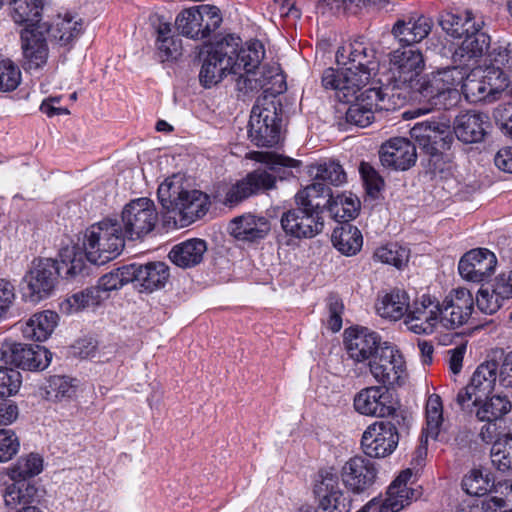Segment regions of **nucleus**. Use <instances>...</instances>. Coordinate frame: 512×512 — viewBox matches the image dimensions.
Returning <instances> with one entry per match:
<instances>
[{
  "mask_svg": "<svg viewBox=\"0 0 512 512\" xmlns=\"http://www.w3.org/2000/svg\"><path fill=\"white\" fill-rule=\"evenodd\" d=\"M329 188L323 183H312L295 195L296 207L281 216V227L287 235L297 239L313 238L324 228L322 213L327 205Z\"/></svg>",
  "mask_w": 512,
  "mask_h": 512,
  "instance_id": "obj_1",
  "label": "nucleus"
},
{
  "mask_svg": "<svg viewBox=\"0 0 512 512\" xmlns=\"http://www.w3.org/2000/svg\"><path fill=\"white\" fill-rule=\"evenodd\" d=\"M256 160L266 164V169H256L238 180L226 192L222 203L235 207L249 197L264 193L275 187L277 178L283 180L292 175V168L298 167L300 161L271 152H260Z\"/></svg>",
  "mask_w": 512,
  "mask_h": 512,
  "instance_id": "obj_2",
  "label": "nucleus"
},
{
  "mask_svg": "<svg viewBox=\"0 0 512 512\" xmlns=\"http://www.w3.org/2000/svg\"><path fill=\"white\" fill-rule=\"evenodd\" d=\"M60 262L52 258H39L32 262V266L25 274L26 283L24 295L31 302H39L52 295L58 283V277L65 270L67 277H74L84 270L82 253H76L75 248L61 249Z\"/></svg>",
  "mask_w": 512,
  "mask_h": 512,
  "instance_id": "obj_3",
  "label": "nucleus"
},
{
  "mask_svg": "<svg viewBox=\"0 0 512 512\" xmlns=\"http://www.w3.org/2000/svg\"><path fill=\"white\" fill-rule=\"evenodd\" d=\"M125 235L117 220L105 219L91 225L83 234L82 247L72 246L76 253L95 265H104L119 256L125 245Z\"/></svg>",
  "mask_w": 512,
  "mask_h": 512,
  "instance_id": "obj_4",
  "label": "nucleus"
},
{
  "mask_svg": "<svg viewBox=\"0 0 512 512\" xmlns=\"http://www.w3.org/2000/svg\"><path fill=\"white\" fill-rule=\"evenodd\" d=\"M264 56L262 45L258 42L243 48L240 53L242 71L235 79L238 91L247 94L249 92L263 89L272 95L281 94L286 90L284 76L279 72V67L263 66L257 71Z\"/></svg>",
  "mask_w": 512,
  "mask_h": 512,
  "instance_id": "obj_5",
  "label": "nucleus"
},
{
  "mask_svg": "<svg viewBox=\"0 0 512 512\" xmlns=\"http://www.w3.org/2000/svg\"><path fill=\"white\" fill-rule=\"evenodd\" d=\"M242 49L241 39L231 34L216 42L203 60L199 72L200 84L204 88H211L221 82L227 74L238 77L242 71Z\"/></svg>",
  "mask_w": 512,
  "mask_h": 512,
  "instance_id": "obj_6",
  "label": "nucleus"
},
{
  "mask_svg": "<svg viewBox=\"0 0 512 512\" xmlns=\"http://www.w3.org/2000/svg\"><path fill=\"white\" fill-rule=\"evenodd\" d=\"M466 75V69L460 66H448L421 76L414 91L433 108L447 110L460 100L459 86Z\"/></svg>",
  "mask_w": 512,
  "mask_h": 512,
  "instance_id": "obj_7",
  "label": "nucleus"
},
{
  "mask_svg": "<svg viewBox=\"0 0 512 512\" xmlns=\"http://www.w3.org/2000/svg\"><path fill=\"white\" fill-rule=\"evenodd\" d=\"M389 57L391 78L388 83L392 89L403 90L407 96L421 81L425 67L423 54L415 46L404 45L393 50Z\"/></svg>",
  "mask_w": 512,
  "mask_h": 512,
  "instance_id": "obj_8",
  "label": "nucleus"
},
{
  "mask_svg": "<svg viewBox=\"0 0 512 512\" xmlns=\"http://www.w3.org/2000/svg\"><path fill=\"white\" fill-rule=\"evenodd\" d=\"M281 117L273 100L259 97L252 107L248 136L257 147H273L280 140Z\"/></svg>",
  "mask_w": 512,
  "mask_h": 512,
  "instance_id": "obj_9",
  "label": "nucleus"
},
{
  "mask_svg": "<svg viewBox=\"0 0 512 512\" xmlns=\"http://www.w3.org/2000/svg\"><path fill=\"white\" fill-rule=\"evenodd\" d=\"M221 23L220 9L209 4L184 9L175 20L178 32L194 40L210 37L211 33L217 30Z\"/></svg>",
  "mask_w": 512,
  "mask_h": 512,
  "instance_id": "obj_10",
  "label": "nucleus"
},
{
  "mask_svg": "<svg viewBox=\"0 0 512 512\" xmlns=\"http://www.w3.org/2000/svg\"><path fill=\"white\" fill-rule=\"evenodd\" d=\"M373 378L384 387L401 386L406 376V365L400 350L389 342H384L368 362Z\"/></svg>",
  "mask_w": 512,
  "mask_h": 512,
  "instance_id": "obj_11",
  "label": "nucleus"
},
{
  "mask_svg": "<svg viewBox=\"0 0 512 512\" xmlns=\"http://www.w3.org/2000/svg\"><path fill=\"white\" fill-rule=\"evenodd\" d=\"M405 417L395 415L391 420L378 421L367 427L361 438V447L369 458H384L394 452L398 446L397 425Z\"/></svg>",
  "mask_w": 512,
  "mask_h": 512,
  "instance_id": "obj_12",
  "label": "nucleus"
},
{
  "mask_svg": "<svg viewBox=\"0 0 512 512\" xmlns=\"http://www.w3.org/2000/svg\"><path fill=\"white\" fill-rule=\"evenodd\" d=\"M52 353L44 346L5 340L0 344V363L24 370H44L50 364Z\"/></svg>",
  "mask_w": 512,
  "mask_h": 512,
  "instance_id": "obj_13",
  "label": "nucleus"
},
{
  "mask_svg": "<svg viewBox=\"0 0 512 512\" xmlns=\"http://www.w3.org/2000/svg\"><path fill=\"white\" fill-rule=\"evenodd\" d=\"M318 508L324 512H350L351 498L340 488L338 473L333 468L319 470L313 485Z\"/></svg>",
  "mask_w": 512,
  "mask_h": 512,
  "instance_id": "obj_14",
  "label": "nucleus"
},
{
  "mask_svg": "<svg viewBox=\"0 0 512 512\" xmlns=\"http://www.w3.org/2000/svg\"><path fill=\"white\" fill-rule=\"evenodd\" d=\"M498 375V364L495 361H487L480 364L469 381L456 396V403L462 411L473 412L475 403L483 400L494 390Z\"/></svg>",
  "mask_w": 512,
  "mask_h": 512,
  "instance_id": "obj_15",
  "label": "nucleus"
},
{
  "mask_svg": "<svg viewBox=\"0 0 512 512\" xmlns=\"http://www.w3.org/2000/svg\"><path fill=\"white\" fill-rule=\"evenodd\" d=\"M121 220L125 237L134 240L147 235L155 228L158 213L152 200L138 198L125 205Z\"/></svg>",
  "mask_w": 512,
  "mask_h": 512,
  "instance_id": "obj_16",
  "label": "nucleus"
},
{
  "mask_svg": "<svg viewBox=\"0 0 512 512\" xmlns=\"http://www.w3.org/2000/svg\"><path fill=\"white\" fill-rule=\"evenodd\" d=\"M349 54L347 61H342L344 53L341 51L337 52V62L345 65L347 74L350 75V79L353 83H358L362 88L371 79L375 73L378 63L376 61L375 50L364 42L355 41L349 45Z\"/></svg>",
  "mask_w": 512,
  "mask_h": 512,
  "instance_id": "obj_17",
  "label": "nucleus"
},
{
  "mask_svg": "<svg viewBox=\"0 0 512 512\" xmlns=\"http://www.w3.org/2000/svg\"><path fill=\"white\" fill-rule=\"evenodd\" d=\"M404 324L415 334H432L438 324L442 325L440 302L430 295H422L412 303Z\"/></svg>",
  "mask_w": 512,
  "mask_h": 512,
  "instance_id": "obj_18",
  "label": "nucleus"
},
{
  "mask_svg": "<svg viewBox=\"0 0 512 512\" xmlns=\"http://www.w3.org/2000/svg\"><path fill=\"white\" fill-rule=\"evenodd\" d=\"M497 262L496 255L489 249H471L460 258L458 272L466 281L483 283L493 275Z\"/></svg>",
  "mask_w": 512,
  "mask_h": 512,
  "instance_id": "obj_19",
  "label": "nucleus"
},
{
  "mask_svg": "<svg viewBox=\"0 0 512 512\" xmlns=\"http://www.w3.org/2000/svg\"><path fill=\"white\" fill-rule=\"evenodd\" d=\"M354 408L365 416H395V402L388 387L370 386L362 389L354 397Z\"/></svg>",
  "mask_w": 512,
  "mask_h": 512,
  "instance_id": "obj_20",
  "label": "nucleus"
},
{
  "mask_svg": "<svg viewBox=\"0 0 512 512\" xmlns=\"http://www.w3.org/2000/svg\"><path fill=\"white\" fill-rule=\"evenodd\" d=\"M378 469L375 463L364 456L350 458L342 467L344 486L354 494L368 491L376 482Z\"/></svg>",
  "mask_w": 512,
  "mask_h": 512,
  "instance_id": "obj_21",
  "label": "nucleus"
},
{
  "mask_svg": "<svg viewBox=\"0 0 512 512\" xmlns=\"http://www.w3.org/2000/svg\"><path fill=\"white\" fill-rule=\"evenodd\" d=\"M442 326L455 329L465 324L474 309V298L465 288L452 290L440 303Z\"/></svg>",
  "mask_w": 512,
  "mask_h": 512,
  "instance_id": "obj_22",
  "label": "nucleus"
},
{
  "mask_svg": "<svg viewBox=\"0 0 512 512\" xmlns=\"http://www.w3.org/2000/svg\"><path fill=\"white\" fill-rule=\"evenodd\" d=\"M44 29L45 24H42L34 28H24L20 32L25 70H37L47 62L49 55L47 39L49 37Z\"/></svg>",
  "mask_w": 512,
  "mask_h": 512,
  "instance_id": "obj_23",
  "label": "nucleus"
},
{
  "mask_svg": "<svg viewBox=\"0 0 512 512\" xmlns=\"http://www.w3.org/2000/svg\"><path fill=\"white\" fill-rule=\"evenodd\" d=\"M381 345L379 335L366 327H350L345 330L346 350L355 362H370Z\"/></svg>",
  "mask_w": 512,
  "mask_h": 512,
  "instance_id": "obj_24",
  "label": "nucleus"
},
{
  "mask_svg": "<svg viewBox=\"0 0 512 512\" xmlns=\"http://www.w3.org/2000/svg\"><path fill=\"white\" fill-rule=\"evenodd\" d=\"M379 157L384 167L404 171L416 163V146L407 138H391L381 146Z\"/></svg>",
  "mask_w": 512,
  "mask_h": 512,
  "instance_id": "obj_25",
  "label": "nucleus"
},
{
  "mask_svg": "<svg viewBox=\"0 0 512 512\" xmlns=\"http://www.w3.org/2000/svg\"><path fill=\"white\" fill-rule=\"evenodd\" d=\"M271 229L265 216L245 213L234 217L228 224L230 235L237 241L254 243L264 239Z\"/></svg>",
  "mask_w": 512,
  "mask_h": 512,
  "instance_id": "obj_26",
  "label": "nucleus"
},
{
  "mask_svg": "<svg viewBox=\"0 0 512 512\" xmlns=\"http://www.w3.org/2000/svg\"><path fill=\"white\" fill-rule=\"evenodd\" d=\"M490 128V121L486 114L466 111L456 116L453 122V131L459 141L465 144L482 142Z\"/></svg>",
  "mask_w": 512,
  "mask_h": 512,
  "instance_id": "obj_27",
  "label": "nucleus"
},
{
  "mask_svg": "<svg viewBox=\"0 0 512 512\" xmlns=\"http://www.w3.org/2000/svg\"><path fill=\"white\" fill-rule=\"evenodd\" d=\"M432 22L429 18L410 13L399 17L392 26V35L401 43L413 46L422 41L431 32Z\"/></svg>",
  "mask_w": 512,
  "mask_h": 512,
  "instance_id": "obj_28",
  "label": "nucleus"
},
{
  "mask_svg": "<svg viewBox=\"0 0 512 512\" xmlns=\"http://www.w3.org/2000/svg\"><path fill=\"white\" fill-rule=\"evenodd\" d=\"M177 199V207L173 213L180 217L182 227L202 218L210 207L208 195L199 190H183Z\"/></svg>",
  "mask_w": 512,
  "mask_h": 512,
  "instance_id": "obj_29",
  "label": "nucleus"
},
{
  "mask_svg": "<svg viewBox=\"0 0 512 512\" xmlns=\"http://www.w3.org/2000/svg\"><path fill=\"white\" fill-rule=\"evenodd\" d=\"M482 24L465 35L461 44L453 53V60L459 65H467L470 61L477 62L490 47V36L482 31Z\"/></svg>",
  "mask_w": 512,
  "mask_h": 512,
  "instance_id": "obj_30",
  "label": "nucleus"
},
{
  "mask_svg": "<svg viewBox=\"0 0 512 512\" xmlns=\"http://www.w3.org/2000/svg\"><path fill=\"white\" fill-rule=\"evenodd\" d=\"M132 282H137L146 292H153L165 286L169 279V267L161 261L146 264H130Z\"/></svg>",
  "mask_w": 512,
  "mask_h": 512,
  "instance_id": "obj_31",
  "label": "nucleus"
},
{
  "mask_svg": "<svg viewBox=\"0 0 512 512\" xmlns=\"http://www.w3.org/2000/svg\"><path fill=\"white\" fill-rule=\"evenodd\" d=\"M394 90L389 83L385 87H370L360 92L355 101L368 108L375 116L376 113L382 111L395 110L398 106V103L394 101L395 96L399 100H406V95H402L401 92L394 93Z\"/></svg>",
  "mask_w": 512,
  "mask_h": 512,
  "instance_id": "obj_32",
  "label": "nucleus"
},
{
  "mask_svg": "<svg viewBox=\"0 0 512 512\" xmlns=\"http://www.w3.org/2000/svg\"><path fill=\"white\" fill-rule=\"evenodd\" d=\"M411 471H403L389 486L387 498L378 506V512H399L410 504L414 496L411 488L407 487V481L411 477Z\"/></svg>",
  "mask_w": 512,
  "mask_h": 512,
  "instance_id": "obj_33",
  "label": "nucleus"
},
{
  "mask_svg": "<svg viewBox=\"0 0 512 512\" xmlns=\"http://www.w3.org/2000/svg\"><path fill=\"white\" fill-rule=\"evenodd\" d=\"M206 251V242L193 238L173 246L168 257L178 267L191 268L202 262Z\"/></svg>",
  "mask_w": 512,
  "mask_h": 512,
  "instance_id": "obj_34",
  "label": "nucleus"
},
{
  "mask_svg": "<svg viewBox=\"0 0 512 512\" xmlns=\"http://www.w3.org/2000/svg\"><path fill=\"white\" fill-rule=\"evenodd\" d=\"M480 24L482 22L476 21L473 13L469 10L444 11L439 17V25L453 38H463Z\"/></svg>",
  "mask_w": 512,
  "mask_h": 512,
  "instance_id": "obj_35",
  "label": "nucleus"
},
{
  "mask_svg": "<svg viewBox=\"0 0 512 512\" xmlns=\"http://www.w3.org/2000/svg\"><path fill=\"white\" fill-rule=\"evenodd\" d=\"M331 241L341 254L348 257L358 254L363 246L361 231L351 223H341L335 227Z\"/></svg>",
  "mask_w": 512,
  "mask_h": 512,
  "instance_id": "obj_36",
  "label": "nucleus"
},
{
  "mask_svg": "<svg viewBox=\"0 0 512 512\" xmlns=\"http://www.w3.org/2000/svg\"><path fill=\"white\" fill-rule=\"evenodd\" d=\"M58 321V314L45 310L35 313L22 327L23 336L35 341L47 340L54 331Z\"/></svg>",
  "mask_w": 512,
  "mask_h": 512,
  "instance_id": "obj_37",
  "label": "nucleus"
},
{
  "mask_svg": "<svg viewBox=\"0 0 512 512\" xmlns=\"http://www.w3.org/2000/svg\"><path fill=\"white\" fill-rule=\"evenodd\" d=\"M512 409V403L508 396L495 394L486 396L483 400L475 403L473 412L479 421L501 420Z\"/></svg>",
  "mask_w": 512,
  "mask_h": 512,
  "instance_id": "obj_38",
  "label": "nucleus"
},
{
  "mask_svg": "<svg viewBox=\"0 0 512 512\" xmlns=\"http://www.w3.org/2000/svg\"><path fill=\"white\" fill-rule=\"evenodd\" d=\"M44 24V31L49 39L56 41L61 46L70 45L79 37L83 30L81 19L77 20L70 15L58 17L51 26H48L46 23Z\"/></svg>",
  "mask_w": 512,
  "mask_h": 512,
  "instance_id": "obj_39",
  "label": "nucleus"
},
{
  "mask_svg": "<svg viewBox=\"0 0 512 512\" xmlns=\"http://www.w3.org/2000/svg\"><path fill=\"white\" fill-rule=\"evenodd\" d=\"M37 487L27 480H13V483L7 486L1 492L4 504L10 510L15 509L18 505L31 506L37 497Z\"/></svg>",
  "mask_w": 512,
  "mask_h": 512,
  "instance_id": "obj_40",
  "label": "nucleus"
},
{
  "mask_svg": "<svg viewBox=\"0 0 512 512\" xmlns=\"http://www.w3.org/2000/svg\"><path fill=\"white\" fill-rule=\"evenodd\" d=\"M327 205L325 209L328 210L330 216L341 223H350L359 212L360 201L352 196L337 195L333 197L332 191L329 188V195L325 197Z\"/></svg>",
  "mask_w": 512,
  "mask_h": 512,
  "instance_id": "obj_41",
  "label": "nucleus"
},
{
  "mask_svg": "<svg viewBox=\"0 0 512 512\" xmlns=\"http://www.w3.org/2000/svg\"><path fill=\"white\" fill-rule=\"evenodd\" d=\"M156 35V47L162 62L175 60L182 54V41L172 35L170 23L159 20Z\"/></svg>",
  "mask_w": 512,
  "mask_h": 512,
  "instance_id": "obj_42",
  "label": "nucleus"
},
{
  "mask_svg": "<svg viewBox=\"0 0 512 512\" xmlns=\"http://www.w3.org/2000/svg\"><path fill=\"white\" fill-rule=\"evenodd\" d=\"M410 307L408 294L403 290L395 289L382 298L377 311L383 318L397 321L407 316Z\"/></svg>",
  "mask_w": 512,
  "mask_h": 512,
  "instance_id": "obj_43",
  "label": "nucleus"
},
{
  "mask_svg": "<svg viewBox=\"0 0 512 512\" xmlns=\"http://www.w3.org/2000/svg\"><path fill=\"white\" fill-rule=\"evenodd\" d=\"M11 17L17 24H25V28H34L39 23L41 1L40 0H11Z\"/></svg>",
  "mask_w": 512,
  "mask_h": 512,
  "instance_id": "obj_44",
  "label": "nucleus"
},
{
  "mask_svg": "<svg viewBox=\"0 0 512 512\" xmlns=\"http://www.w3.org/2000/svg\"><path fill=\"white\" fill-rule=\"evenodd\" d=\"M310 173L314 176L313 183H323L339 186L346 182V173L339 162L335 160H324L310 167Z\"/></svg>",
  "mask_w": 512,
  "mask_h": 512,
  "instance_id": "obj_45",
  "label": "nucleus"
},
{
  "mask_svg": "<svg viewBox=\"0 0 512 512\" xmlns=\"http://www.w3.org/2000/svg\"><path fill=\"white\" fill-rule=\"evenodd\" d=\"M493 486L494 479L491 477V474L478 468H473L467 472L461 482L463 491L475 497L486 495Z\"/></svg>",
  "mask_w": 512,
  "mask_h": 512,
  "instance_id": "obj_46",
  "label": "nucleus"
},
{
  "mask_svg": "<svg viewBox=\"0 0 512 512\" xmlns=\"http://www.w3.org/2000/svg\"><path fill=\"white\" fill-rule=\"evenodd\" d=\"M425 415L426 427L423 428L422 432L430 436L432 440H436L443 423V404L438 394L429 395L426 402Z\"/></svg>",
  "mask_w": 512,
  "mask_h": 512,
  "instance_id": "obj_47",
  "label": "nucleus"
},
{
  "mask_svg": "<svg viewBox=\"0 0 512 512\" xmlns=\"http://www.w3.org/2000/svg\"><path fill=\"white\" fill-rule=\"evenodd\" d=\"M410 256V250L398 243H388L378 247L374 252V259L384 264L392 265L398 269L404 267Z\"/></svg>",
  "mask_w": 512,
  "mask_h": 512,
  "instance_id": "obj_48",
  "label": "nucleus"
},
{
  "mask_svg": "<svg viewBox=\"0 0 512 512\" xmlns=\"http://www.w3.org/2000/svg\"><path fill=\"white\" fill-rule=\"evenodd\" d=\"M350 78L351 77L347 74L346 68H343L342 71L334 68H328L323 72L322 84L326 89L343 91L344 96L346 97L349 94H355L361 89L358 83H353L350 81Z\"/></svg>",
  "mask_w": 512,
  "mask_h": 512,
  "instance_id": "obj_49",
  "label": "nucleus"
},
{
  "mask_svg": "<svg viewBox=\"0 0 512 512\" xmlns=\"http://www.w3.org/2000/svg\"><path fill=\"white\" fill-rule=\"evenodd\" d=\"M43 470V458L36 453L20 457L11 468L9 476L12 480H27L40 474Z\"/></svg>",
  "mask_w": 512,
  "mask_h": 512,
  "instance_id": "obj_50",
  "label": "nucleus"
},
{
  "mask_svg": "<svg viewBox=\"0 0 512 512\" xmlns=\"http://www.w3.org/2000/svg\"><path fill=\"white\" fill-rule=\"evenodd\" d=\"M459 87H461L460 93L462 92L469 102L477 103L487 99L489 101L494 100L484 76L476 78L474 75L466 74Z\"/></svg>",
  "mask_w": 512,
  "mask_h": 512,
  "instance_id": "obj_51",
  "label": "nucleus"
},
{
  "mask_svg": "<svg viewBox=\"0 0 512 512\" xmlns=\"http://www.w3.org/2000/svg\"><path fill=\"white\" fill-rule=\"evenodd\" d=\"M492 465L501 472L512 470V435L504 434L502 439L491 447Z\"/></svg>",
  "mask_w": 512,
  "mask_h": 512,
  "instance_id": "obj_52",
  "label": "nucleus"
},
{
  "mask_svg": "<svg viewBox=\"0 0 512 512\" xmlns=\"http://www.w3.org/2000/svg\"><path fill=\"white\" fill-rule=\"evenodd\" d=\"M131 269L130 264L125 265L100 277L95 287L97 293L117 290L125 284L132 282Z\"/></svg>",
  "mask_w": 512,
  "mask_h": 512,
  "instance_id": "obj_53",
  "label": "nucleus"
},
{
  "mask_svg": "<svg viewBox=\"0 0 512 512\" xmlns=\"http://www.w3.org/2000/svg\"><path fill=\"white\" fill-rule=\"evenodd\" d=\"M453 142V136L447 125L438 122L429 138V145L424 148V152L431 157H439L442 151L450 148Z\"/></svg>",
  "mask_w": 512,
  "mask_h": 512,
  "instance_id": "obj_54",
  "label": "nucleus"
},
{
  "mask_svg": "<svg viewBox=\"0 0 512 512\" xmlns=\"http://www.w3.org/2000/svg\"><path fill=\"white\" fill-rule=\"evenodd\" d=\"M490 283L482 284L476 297V304L479 310L485 314H493L499 310L504 300L501 295L492 291Z\"/></svg>",
  "mask_w": 512,
  "mask_h": 512,
  "instance_id": "obj_55",
  "label": "nucleus"
},
{
  "mask_svg": "<svg viewBox=\"0 0 512 512\" xmlns=\"http://www.w3.org/2000/svg\"><path fill=\"white\" fill-rule=\"evenodd\" d=\"M21 81V72L10 59L0 60V91L15 90Z\"/></svg>",
  "mask_w": 512,
  "mask_h": 512,
  "instance_id": "obj_56",
  "label": "nucleus"
},
{
  "mask_svg": "<svg viewBox=\"0 0 512 512\" xmlns=\"http://www.w3.org/2000/svg\"><path fill=\"white\" fill-rule=\"evenodd\" d=\"M183 189L172 180L166 179L160 184L157 190L158 200L167 212H174L177 207V197L182 194Z\"/></svg>",
  "mask_w": 512,
  "mask_h": 512,
  "instance_id": "obj_57",
  "label": "nucleus"
},
{
  "mask_svg": "<svg viewBox=\"0 0 512 512\" xmlns=\"http://www.w3.org/2000/svg\"><path fill=\"white\" fill-rule=\"evenodd\" d=\"M484 78L489 87V92L493 94V99H497V96L509 85V77L506 70L498 66H488L485 70Z\"/></svg>",
  "mask_w": 512,
  "mask_h": 512,
  "instance_id": "obj_58",
  "label": "nucleus"
},
{
  "mask_svg": "<svg viewBox=\"0 0 512 512\" xmlns=\"http://www.w3.org/2000/svg\"><path fill=\"white\" fill-rule=\"evenodd\" d=\"M22 383V376L18 370L0 367V398L17 394Z\"/></svg>",
  "mask_w": 512,
  "mask_h": 512,
  "instance_id": "obj_59",
  "label": "nucleus"
},
{
  "mask_svg": "<svg viewBox=\"0 0 512 512\" xmlns=\"http://www.w3.org/2000/svg\"><path fill=\"white\" fill-rule=\"evenodd\" d=\"M362 4H364L362 0H318L317 9L322 14H338L347 11L356 13V9Z\"/></svg>",
  "mask_w": 512,
  "mask_h": 512,
  "instance_id": "obj_60",
  "label": "nucleus"
},
{
  "mask_svg": "<svg viewBox=\"0 0 512 512\" xmlns=\"http://www.w3.org/2000/svg\"><path fill=\"white\" fill-rule=\"evenodd\" d=\"M345 119L349 124L364 128L369 126L375 120V116L368 108L354 101L348 107Z\"/></svg>",
  "mask_w": 512,
  "mask_h": 512,
  "instance_id": "obj_61",
  "label": "nucleus"
},
{
  "mask_svg": "<svg viewBox=\"0 0 512 512\" xmlns=\"http://www.w3.org/2000/svg\"><path fill=\"white\" fill-rule=\"evenodd\" d=\"M19 441L10 429L0 430V462H7L18 452Z\"/></svg>",
  "mask_w": 512,
  "mask_h": 512,
  "instance_id": "obj_62",
  "label": "nucleus"
},
{
  "mask_svg": "<svg viewBox=\"0 0 512 512\" xmlns=\"http://www.w3.org/2000/svg\"><path fill=\"white\" fill-rule=\"evenodd\" d=\"M100 298L101 295L97 293V289L91 287L84 291L73 294L68 298L67 302L72 309L79 311L85 307L98 304Z\"/></svg>",
  "mask_w": 512,
  "mask_h": 512,
  "instance_id": "obj_63",
  "label": "nucleus"
},
{
  "mask_svg": "<svg viewBox=\"0 0 512 512\" xmlns=\"http://www.w3.org/2000/svg\"><path fill=\"white\" fill-rule=\"evenodd\" d=\"M359 172L370 195H374L382 189L384 184L383 179L372 165L367 162H362L359 167Z\"/></svg>",
  "mask_w": 512,
  "mask_h": 512,
  "instance_id": "obj_64",
  "label": "nucleus"
}]
</instances>
